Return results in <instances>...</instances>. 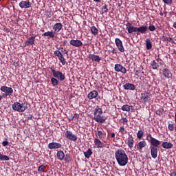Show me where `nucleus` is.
I'll return each instance as SVG.
<instances>
[{
	"instance_id": "39448f33",
	"label": "nucleus",
	"mask_w": 176,
	"mask_h": 176,
	"mask_svg": "<svg viewBox=\"0 0 176 176\" xmlns=\"http://www.w3.org/2000/svg\"><path fill=\"white\" fill-rule=\"evenodd\" d=\"M50 70H51L52 74H53V78L58 79L59 81H64L65 80V76L63 72L56 70L53 67H50Z\"/></svg>"
},
{
	"instance_id": "72a5a7b5",
	"label": "nucleus",
	"mask_w": 176,
	"mask_h": 176,
	"mask_svg": "<svg viewBox=\"0 0 176 176\" xmlns=\"http://www.w3.org/2000/svg\"><path fill=\"white\" fill-rule=\"evenodd\" d=\"M44 36H49L51 38H54L55 37V33H54L52 31V32H46L45 33L43 34Z\"/></svg>"
},
{
	"instance_id": "e433bc0d",
	"label": "nucleus",
	"mask_w": 176,
	"mask_h": 176,
	"mask_svg": "<svg viewBox=\"0 0 176 176\" xmlns=\"http://www.w3.org/2000/svg\"><path fill=\"white\" fill-rule=\"evenodd\" d=\"M58 79L56 78H51V82L52 85H53L54 87H56L58 85Z\"/></svg>"
},
{
	"instance_id": "f704fd0d",
	"label": "nucleus",
	"mask_w": 176,
	"mask_h": 176,
	"mask_svg": "<svg viewBox=\"0 0 176 176\" xmlns=\"http://www.w3.org/2000/svg\"><path fill=\"white\" fill-rule=\"evenodd\" d=\"M108 12H109L108 5L104 4V5L102 6V7L101 14H104V13H108Z\"/></svg>"
},
{
	"instance_id": "5701e85b",
	"label": "nucleus",
	"mask_w": 176,
	"mask_h": 176,
	"mask_svg": "<svg viewBox=\"0 0 176 176\" xmlns=\"http://www.w3.org/2000/svg\"><path fill=\"white\" fill-rule=\"evenodd\" d=\"M124 90L134 91L135 89V87L134 84H132V83H125V85H124Z\"/></svg>"
},
{
	"instance_id": "e2e57ef3",
	"label": "nucleus",
	"mask_w": 176,
	"mask_h": 176,
	"mask_svg": "<svg viewBox=\"0 0 176 176\" xmlns=\"http://www.w3.org/2000/svg\"><path fill=\"white\" fill-rule=\"evenodd\" d=\"M48 14L50 15V16H49V18H50V17H51V15H52L50 11H48Z\"/></svg>"
},
{
	"instance_id": "052dcab7",
	"label": "nucleus",
	"mask_w": 176,
	"mask_h": 176,
	"mask_svg": "<svg viewBox=\"0 0 176 176\" xmlns=\"http://www.w3.org/2000/svg\"><path fill=\"white\" fill-rule=\"evenodd\" d=\"M67 44V41L66 40H64L63 41V45H65Z\"/></svg>"
},
{
	"instance_id": "864d4df0",
	"label": "nucleus",
	"mask_w": 176,
	"mask_h": 176,
	"mask_svg": "<svg viewBox=\"0 0 176 176\" xmlns=\"http://www.w3.org/2000/svg\"><path fill=\"white\" fill-rule=\"evenodd\" d=\"M109 136L111 137V138H115V133H109Z\"/></svg>"
},
{
	"instance_id": "423d86ee",
	"label": "nucleus",
	"mask_w": 176,
	"mask_h": 176,
	"mask_svg": "<svg viewBox=\"0 0 176 176\" xmlns=\"http://www.w3.org/2000/svg\"><path fill=\"white\" fill-rule=\"evenodd\" d=\"M65 138L74 142H76V140H78V137L75 134H73V132L70 131H65Z\"/></svg>"
},
{
	"instance_id": "b1692460",
	"label": "nucleus",
	"mask_w": 176,
	"mask_h": 176,
	"mask_svg": "<svg viewBox=\"0 0 176 176\" xmlns=\"http://www.w3.org/2000/svg\"><path fill=\"white\" fill-rule=\"evenodd\" d=\"M163 148L164 149H171L174 145L171 142H162V144H161Z\"/></svg>"
},
{
	"instance_id": "f8f14e48",
	"label": "nucleus",
	"mask_w": 176,
	"mask_h": 176,
	"mask_svg": "<svg viewBox=\"0 0 176 176\" xmlns=\"http://www.w3.org/2000/svg\"><path fill=\"white\" fill-rule=\"evenodd\" d=\"M114 70L116 72H120L122 74H126V69L120 64H116L114 65Z\"/></svg>"
},
{
	"instance_id": "9d476101",
	"label": "nucleus",
	"mask_w": 176,
	"mask_h": 176,
	"mask_svg": "<svg viewBox=\"0 0 176 176\" xmlns=\"http://www.w3.org/2000/svg\"><path fill=\"white\" fill-rule=\"evenodd\" d=\"M0 90L1 92H3L8 96H12L13 94V89L10 87H6V86H1L0 88Z\"/></svg>"
},
{
	"instance_id": "7ed1b4c3",
	"label": "nucleus",
	"mask_w": 176,
	"mask_h": 176,
	"mask_svg": "<svg viewBox=\"0 0 176 176\" xmlns=\"http://www.w3.org/2000/svg\"><path fill=\"white\" fill-rule=\"evenodd\" d=\"M102 114H103V111L100 107H97L94 109V120L95 122H97L100 124H104V122L107 120L106 116H102Z\"/></svg>"
},
{
	"instance_id": "774afa93",
	"label": "nucleus",
	"mask_w": 176,
	"mask_h": 176,
	"mask_svg": "<svg viewBox=\"0 0 176 176\" xmlns=\"http://www.w3.org/2000/svg\"><path fill=\"white\" fill-rule=\"evenodd\" d=\"M160 58H157V61H159Z\"/></svg>"
},
{
	"instance_id": "7c9ffc66",
	"label": "nucleus",
	"mask_w": 176,
	"mask_h": 176,
	"mask_svg": "<svg viewBox=\"0 0 176 176\" xmlns=\"http://www.w3.org/2000/svg\"><path fill=\"white\" fill-rule=\"evenodd\" d=\"M94 144H95V146H96L98 148H103V143L99 139H95Z\"/></svg>"
},
{
	"instance_id": "a211bd4d",
	"label": "nucleus",
	"mask_w": 176,
	"mask_h": 176,
	"mask_svg": "<svg viewBox=\"0 0 176 176\" xmlns=\"http://www.w3.org/2000/svg\"><path fill=\"white\" fill-rule=\"evenodd\" d=\"M162 74L164 76V78L167 79H170L173 76L172 72L168 69H163Z\"/></svg>"
},
{
	"instance_id": "f03ea898",
	"label": "nucleus",
	"mask_w": 176,
	"mask_h": 176,
	"mask_svg": "<svg viewBox=\"0 0 176 176\" xmlns=\"http://www.w3.org/2000/svg\"><path fill=\"white\" fill-rule=\"evenodd\" d=\"M115 159L120 166H124L129 163V157L126 151L122 148L117 149L115 151Z\"/></svg>"
},
{
	"instance_id": "4468645a",
	"label": "nucleus",
	"mask_w": 176,
	"mask_h": 176,
	"mask_svg": "<svg viewBox=\"0 0 176 176\" xmlns=\"http://www.w3.org/2000/svg\"><path fill=\"white\" fill-rule=\"evenodd\" d=\"M32 6V3L27 1H21L19 3V6H20L21 9H28V8H30Z\"/></svg>"
},
{
	"instance_id": "13d9d810",
	"label": "nucleus",
	"mask_w": 176,
	"mask_h": 176,
	"mask_svg": "<svg viewBox=\"0 0 176 176\" xmlns=\"http://www.w3.org/2000/svg\"><path fill=\"white\" fill-rule=\"evenodd\" d=\"M94 2L100 3L101 0H94Z\"/></svg>"
},
{
	"instance_id": "c85d7f7f",
	"label": "nucleus",
	"mask_w": 176,
	"mask_h": 176,
	"mask_svg": "<svg viewBox=\"0 0 176 176\" xmlns=\"http://www.w3.org/2000/svg\"><path fill=\"white\" fill-rule=\"evenodd\" d=\"M161 40L163 42H170L172 44H175V41L171 38V37H165V36H162V37L161 38Z\"/></svg>"
},
{
	"instance_id": "5fc2aeb1",
	"label": "nucleus",
	"mask_w": 176,
	"mask_h": 176,
	"mask_svg": "<svg viewBox=\"0 0 176 176\" xmlns=\"http://www.w3.org/2000/svg\"><path fill=\"white\" fill-rule=\"evenodd\" d=\"M76 120V119L73 118L72 117L69 118V122Z\"/></svg>"
},
{
	"instance_id": "20e7f679",
	"label": "nucleus",
	"mask_w": 176,
	"mask_h": 176,
	"mask_svg": "<svg viewBox=\"0 0 176 176\" xmlns=\"http://www.w3.org/2000/svg\"><path fill=\"white\" fill-rule=\"evenodd\" d=\"M28 109V104L26 102L20 103L18 102H14L12 104V109L14 111L23 113L25 112Z\"/></svg>"
},
{
	"instance_id": "aec40b11",
	"label": "nucleus",
	"mask_w": 176,
	"mask_h": 176,
	"mask_svg": "<svg viewBox=\"0 0 176 176\" xmlns=\"http://www.w3.org/2000/svg\"><path fill=\"white\" fill-rule=\"evenodd\" d=\"M63 24L61 23H56L53 26V30L54 32L59 33L61 30H63Z\"/></svg>"
},
{
	"instance_id": "473e14b6",
	"label": "nucleus",
	"mask_w": 176,
	"mask_h": 176,
	"mask_svg": "<svg viewBox=\"0 0 176 176\" xmlns=\"http://www.w3.org/2000/svg\"><path fill=\"white\" fill-rule=\"evenodd\" d=\"M91 155H93V151H91V148L87 149V151L84 153L85 157L87 159H90Z\"/></svg>"
},
{
	"instance_id": "680f3d73",
	"label": "nucleus",
	"mask_w": 176,
	"mask_h": 176,
	"mask_svg": "<svg viewBox=\"0 0 176 176\" xmlns=\"http://www.w3.org/2000/svg\"><path fill=\"white\" fill-rule=\"evenodd\" d=\"M173 54H175V56H176V50H173Z\"/></svg>"
},
{
	"instance_id": "3c124183",
	"label": "nucleus",
	"mask_w": 176,
	"mask_h": 176,
	"mask_svg": "<svg viewBox=\"0 0 176 176\" xmlns=\"http://www.w3.org/2000/svg\"><path fill=\"white\" fill-rule=\"evenodd\" d=\"M8 96H9V94L5 93V94H1V96H0L3 98H6L8 97Z\"/></svg>"
},
{
	"instance_id": "79ce46f5",
	"label": "nucleus",
	"mask_w": 176,
	"mask_h": 176,
	"mask_svg": "<svg viewBox=\"0 0 176 176\" xmlns=\"http://www.w3.org/2000/svg\"><path fill=\"white\" fill-rule=\"evenodd\" d=\"M120 121H122V124L123 125H126L129 126V124H127L129 122V120H127V118H122V119H120Z\"/></svg>"
},
{
	"instance_id": "49530a36",
	"label": "nucleus",
	"mask_w": 176,
	"mask_h": 176,
	"mask_svg": "<svg viewBox=\"0 0 176 176\" xmlns=\"http://www.w3.org/2000/svg\"><path fill=\"white\" fill-rule=\"evenodd\" d=\"M162 112H163V109H158L156 111L155 113H157V115L161 116L162 115Z\"/></svg>"
},
{
	"instance_id": "338daca9",
	"label": "nucleus",
	"mask_w": 176,
	"mask_h": 176,
	"mask_svg": "<svg viewBox=\"0 0 176 176\" xmlns=\"http://www.w3.org/2000/svg\"><path fill=\"white\" fill-rule=\"evenodd\" d=\"M3 98H4L0 96V100H2Z\"/></svg>"
},
{
	"instance_id": "4c0bfd02",
	"label": "nucleus",
	"mask_w": 176,
	"mask_h": 176,
	"mask_svg": "<svg viewBox=\"0 0 176 176\" xmlns=\"http://www.w3.org/2000/svg\"><path fill=\"white\" fill-rule=\"evenodd\" d=\"M0 160L1 161H9L10 157L7 155H4L2 153H0Z\"/></svg>"
},
{
	"instance_id": "69168bd1",
	"label": "nucleus",
	"mask_w": 176,
	"mask_h": 176,
	"mask_svg": "<svg viewBox=\"0 0 176 176\" xmlns=\"http://www.w3.org/2000/svg\"><path fill=\"white\" fill-rule=\"evenodd\" d=\"M160 15L161 16H163V13H162V12H160Z\"/></svg>"
},
{
	"instance_id": "de8ad7c7",
	"label": "nucleus",
	"mask_w": 176,
	"mask_h": 176,
	"mask_svg": "<svg viewBox=\"0 0 176 176\" xmlns=\"http://www.w3.org/2000/svg\"><path fill=\"white\" fill-rule=\"evenodd\" d=\"M6 141H3V142H1V145L3 147H6V146H9V142H8V139H5Z\"/></svg>"
},
{
	"instance_id": "4d7b16f0",
	"label": "nucleus",
	"mask_w": 176,
	"mask_h": 176,
	"mask_svg": "<svg viewBox=\"0 0 176 176\" xmlns=\"http://www.w3.org/2000/svg\"><path fill=\"white\" fill-rule=\"evenodd\" d=\"M111 53H112L113 54H117V52H115V49H114V48H113V50H112V51H111Z\"/></svg>"
},
{
	"instance_id": "f257e3e1",
	"label": "nucleus",
	"mask_w": 176,
	"mask_h": 176,
	"mask_svg": "<svg viewBox=\"0 0 176 176\" xmlns=\"http://www.w3.org/2000/svg\"><path fill=\"white\" fill-rule=\"evenodd\" d=\"M146 140H147L151 145L150 146L151 156H152L153 159H156L157 157V148H159L161 142L152 137L151 134L147 135V136L146 137Z\"/></svg>"
},
{
	"instance_id": "0e129e2a",
	"label": "nucleus",
	"mask_w": 176,
	"mask_h": 176,
	"mask_svg": "<svg viewBox=\"0 0 176 176\" xmlns=\"http://www.w3.org/2000/svg\"><path fill=\"white\" fill-rule=\"evenodd\" d=\"M175 125H176V113L175 114Z\"/></svg>"
},
{
	"instance_id": "58836bf2",
	"label": "nucleus",
	"mask_w": 176,
	"mask_h": 176,
	"mask_svg": "<svg viewBox=\"0 0 176 176\" xmlns=\"http://www.w3.org/2000/svg\"><path fill=\"white\" fill-rule=\"evenodd\" d=\"M91 30L92 35L96 36L98 34V30H97V28H96V26H92Z\"/></svg>"
},
{
	"instance_id": "2f4dec72",
	"label": "nucleus",
	"mask_w": 176,
	"mask_h": 176,
	"mask_svg": "<svg viewBox=\"0 0 176 176\" xmlns=\"http://www.w3.org/2000/svg\"><path fill=\"white\" fill-rule=\"evenodd\" d=\"M151 67H152L153 70H157L160 65L157 63L156 60H154L151 63Z\"/></svg>"
},
{
	"instance_id": "ea45409f",
	"label": "nucleus",
	"mask_w": 176,
	"mask_h": 176,
	"mask_svg": "<svg viewBox=\"0 0 176 176\" xmlns=\"http://www.w3.org/2000/svg\"><path fill=\"white\" fill-rule=\"evenodd\" d=\"M119 133H120V135H124L127 133V131L124 126H120V128L119 129Z\"/></svg>"
},
{
	"instance_id": "8fccbe9b",
	"label": "nucleus",
	"mask_w": 176,
	"mask_h": 176,
	"mask_svg": "<svg viewBox=\"0 0 176 176\" xmlns=\"http://www.w3.org/2000/svg\"><path fill=\"white\" fill-rule=\"evenodd\" d=\"M73 119L76 120H78V118H79V115L78 114H76V113H74V116H72Z\"/></svg>"
},
{
	"instance_id": "a878e982",
	"label": "nucleus",
	"mask_w": 176,
	"mask_h": 176,
	"mask_svg": "<svg viewBox=\"0 0 176 176\" xmlns=\"http://www.w3.org/2000/svg\"><path fill=\"white\" fill-rule=\"evenodd\" d=\"M122 111L130 112L131 109H133V106L129 104L122 105L121 108Z\"/></svg>"
},
{
	"instance_id": "4be33fe9",
	"label": "nucleus",
	"mask_w": 176,
	"mask_h": 176,
	"mask_svg": "<svg viewBox=\"0 0 176 176\" xmlns=\"http://www.w3.org/2000/svg\"><path fill=\"white\" fill-rule=\"evenodd\" d=\"M147 143L145 142V140L140 141L137 144V149L139 150V151H141L143 148L146 147Z\"/></svg>"
},
{
	"instance_id": "6e6552de",
	"label": "nucleus",
	"mask_w": 176,
	"mask_h": 176,
	"mask_svg": "<svg viewBox=\"0 0 176 176\" xmlns=\"http://www.w3.org/2000/svg\"><path fill=\"white\" fill-rule=\"evenodd\" d=\"M151 99L150 98V95L149 93H142L141 96H140V100H142V102L143 104H146V103H149V101Z\"/></svg>"
},
{
	"instance_id": "bb28decb",
	"label": "nucleus",
	"mask_w": 176,
	"mask_h": 176,
	"mask_svg": "<svg viewBox=\"0 0 176 176\" xmlns=\"http://www.w3.org/2000/svg\"><path fill=\"white\" fill-rule=\"evenodd\" d=\"M145 44H146V50H150L152 49L153 45H152L151 40H150V38H146Z\"/></svg>"
},
{
	"instance_id": "a19ab883",
	"label": "nucleus",
	"mask_w": 176,
	"mask_h": 176,
	"mask_svg": "<svg viewBox=\"0 0 176 176\" xmlns=\"http://www.w3.org/2000/svg\"><path fill=\"white\" fill-rule=\"evenodd\" d=\"M45 170H46V166L45 165H41L38 168V172L45 173Z\"/></svg>"
},
{
	"instance_id": "bf43d9fd",
	"label": "nucleus",
	"mask_w": 176,
	"mask_h": 176,
	"mask_svg": "<svg viewBox=\"0 0 176 176\" xmlns=\"http://www.w3.org/2000/svg\"><path fill=\"white\" fill-rule=\"evenodd\" d=\"M173 28L176 30V22L173 23Z\"/></svg>"
},
{
	"instance_id": "f3484780",
	"label": "nucleus",
	"mask_w": 176,
	"mask_h": 176,
	"mask_svg": "<svg viewBox=\"0 0 176 176\" xmlns=\"http://www.w3.org/2000/svg\"><path fill=\"white\" fill-rule=\"evenodd\" d=\"M48 148L50 150L58 149L61 148V144L58 142H51V143H49Z\"/></svg>"
},
{
	"instance_id": "c9c22d12",
	"label": "nucleus",
	"mask_w": 176,
	"mask_h": 176,
	"mask_svg": "<svg viewBox=\"0 0 176 176\" xmlns=\"http://www.w3.org/2000/svg\"><path fill=\"white\" fill-rule=\"evenodd\" d=\"M65 162H71L72 161V157H71V154L70 153H67L65 155L64 157V160Z\"/></svg>"
},
{
	"instance_id": "cd10ccee",
	"label": "nucleus",
	"mask_w": 176,
	"mask_h": 176,
	"mask_svg": "<svg viewBox=\"0 0 176 176\" xmlns=\"http://www.w3.org/2000/svg\"><path fill=\"white\" fill-rule=\"evenodd\" d=\"M56 157H58V160H63L64 157H65V154L63 151H58V153H56Z\"/></svg>"
},
{
	"instance_id": "c03bdc74",
	"label": "nucleus",
	"mask_w": 176,
	"mask_h": 176,
	"mask_svg": "<svg viewBox=\"0 0 176 176\" xmlns=\"http://www.w3.org/2000/svg\"><path fill=\"white\" fill-rule=\"evenodd\" d=\"M148 30H149L151 32H154L156 30V27H155L154 25L151 24L149 27L148 28Z\"/></svg>"
},
{
	"instance_id": "37998d69",
	"label": "nucleus",
	"mask_w": 176,
	"mask_h": 176,
	"mask_svg": "<svg viewBox=\"0 0 176 176\" xmlns=\"http://www.w3.org/2000/svg\"><path fill=\"white\" fill-rule=\"evenodd\" d=\"M144 136V131L140 130L137 133V138L141 139Z\"/></svg>"
},
{
	"instance_id": "9b49d317",
	"label": "nucleus",
	"mask_w": 176,
	"mask_h": 176,
	"mask_svg": "<svg viewBox=\"0 0 176 176\" xmlns=\"http://www.w3.org/2000/svg\"><path fill=\"white\" fill-rule=\"evenodd\" d=\"M125 25L126 27L128 33L132 34L138 32V28L133 26L131 23L128 22L126 24H125Z\"/></svg>"
},
{
	"instance_id": "c756f323",
	"label": "nucleus",
	"mask_w": 176,
	"mask_h": 176,
	"mask_svg": "<svg viewBox=\"0 0 176 176\" xmlns=\"http://www.w3.org/2000/svg\"><path fill=\"white\" fill-rule=\"evenodd\" d=\"M148 31V27L147 26H140L138 28V32H140L141 34H145Z\"/></svg>"
},
{
	"instance_id": "393cba45",
	"label": "nucleus",
	"mask_w": 176,
	"mask_h": 176,
	"mask_svg": "<svg viewBox=\"0 0 176 176\" xmlns=\"http://www.w3.org/2000/svg\"><path fill=\"white\" fill-rule=\"evenodd\" d=\"M97 131H98V138H99V139L102 140V139H103L104 136L103 129L97 128Z\"/></svg>"
},
{
	"instance_id": "dca6fc26",
	"label": "nucleus",
	"mask_w": 176,
	"mask_h": 176,
	"mask_svg": "<svg viewBox=\"0 0 176 176\" xmlns=\"http://www.w3.org/2000/svg\"><path fill=\"white\" fill-rule=\"evenodd\" d=\"M87 58L91 59L92 61L96 62V63H100L101 61V58L99 57L98 55H95L93 54H89L87 56Z\"/></svg>"
},
{
	"instance_id": "412c9836",
	"label": "nucleus",
	"mask_w": 176,
	"mask_h": 176,
	"mask_svg": "<svg viewBox=\"0 0 176 176\" xmlns=\"http://www.w3.org/2000/svg\"><path fill=\"white\" fill-rule=\"evenodd\" d=\"M127 146H128V148H129L130 149L133 148L134 139H133V136H132V135H129L128 137Z\"/></svg>"
},
{
	"instance_id": "0eeeda50",
	"label": "nucleus",
	"mask_w": 176,
	"mask_h": 176,
	"mask_svg": "<svg viewBox=\"0 0 176 176\" xmlns=\"http://www.w3.org/2000/svg\"><path fill=\"white\" fill-rule=\"evenodd\" d=\"M54 54L58 58V60L59 61H60L62 65H65L67 64V62L65 61V58L63 57V55L60 50L54 51Z\"/></svg>"
},
{
	"instance_id": "1a4fd4ad",
	"label": "nucleus",
	"mask_w": 176,
	"mask_h": 176,
	"mask_svg": "<svg viewBox=\"0 0 176 176\" xmlns=\"http://www.w3.org/2000/svg\"><path fill=\"white\" fill-rule=\"evenodd\" d=\"M115 44H116V47L119 52L124 53V47L123 45V42L118 38H115Z\"/></svg>"
},
{
	"instance_id": "603ef678",
	"label": "nucleus",
	"mask_w": 176,
	"mask_h": 176,
	"mask_svg": "<svg viewBox=\"0 0 176 176\" xmlns=\"http://www.w3.org/2000/svg\"><path fill=\"white\" fill-rule=\"evenodd\" d=\"M61 50H63L61 52H64V54L68 55V52H67L65 49H63V47H61Z\"/></svg>"
},
{
	"instance_id": "ddd939ff",
	"label": "nucleus",
	"mask_w": 176,
	"mask_h": 176,
	"mask_svg": "<svg viewBox=\"0 0 176 176\" xmlns=\"http://www.w3.org/2000/svg\"><path fill=\"white\" fill-rule=\"evenodd\" d=\"M35 41H36L35 36L29 37L28 41H26L25 43H23V47H27L33 46V45L35 43Z\"/></svg>"
},
{
	"instance_id": "a18cd8bd",
	"label": "nucleus",
	"mask_w": 176,
	"mask_h": 176,
	"mask_svg": "<svg viewBox=\"0 0 176 176\" xmlns=\"http://www.w3.org/2000/svg\"><path fill=\"white\" fill-rule=\"evenodd\" d=\"M168 129L170 130V131H174L175 127L173 124H168Z\"/></svg>"
},
{
	"instance_id": "09e8293b",
	"label": "nucleus",
	"mask_w": 176,
	"mask_h": 176,
	"mask_svg": "<svg viewBox=\"0 0 176 176\" xmlns=\"http://www.w3.org/2000/svg\"><path fill=\"white\" fill-rule=\"evenodd\" d=\"M162 1L167 5H170L173 3V0H162Z\"/></svg>"
},
{
	"instance_id": "6e6d98bb",
	"label": "nucleus",
	"mask_w": 176,
	"mask_h": 176,
	"mask_svg": "<svg viewBox=\"0 0 176 176\" xmlns=\"http://www.w3.org/2000/svg\"><path fill=\"white\" fill-rule=\"evenodd\" d=\"M170 176H176V173L175 172L170 173Z\"/></svg>"
},
{
	"instance_id": "6ab92c4d",
	"label": "nucleus",
	"mask_w": 176,
	"mask_h": 176,
	"mask_svg": "<svg viewBox=\"0 0 176 176\" xmlns=\"http://www.w3.org/2000/svg\"><path fill=\"white\" fill-rule=\"evenodd\" d=\"M98 96V91L94 90L89 92V94H87V98L89 100H94V98H96Z\"/></svg>"
},
{
	"instance_id": "2eb2a0df",
	"label": "nucleus",
	"mask_w": 176,
	"mask_h": 176,
	"mask_svg": "<svg viewBox=\"0 0 176 176\" xmlns=\"http://www.w3.org/2000/svg\"><path fill=\"white\" fill-rule=\"evenodd\" d=\"M69 44L72 46H74L76 47H80L83 45L81 41L78 39H72L71 41H69Z\"/></svg>"
}]
</instances>
